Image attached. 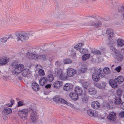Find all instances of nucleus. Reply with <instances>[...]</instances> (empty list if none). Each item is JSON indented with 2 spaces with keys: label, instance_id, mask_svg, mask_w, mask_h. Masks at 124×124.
I'll use <instances>...</instances> for the list:
<instances>
[{
  "label": "nucleus",
  "instance_id": "nucleus-1",
  "mask_svg": "<svg viewBox=\"0 0 124 124\" xmlns=\"http://www.w3.org/2000/svg\"><path fill=\"white\" fill-rule=\"evenodd\" d=\"M16 36L17 38V41L19 40L22 41H25L29 38L28 34L25 32H23L20 33H17Z\"/></svg>",
  "mask_w": 124,
  "mask_h": 124
},
{
  "label": "nucleus",
  "instance_id": "nucleus-2",
  "mask_svg": "<svg viewBox=\"0 0 124 124\" xmlns=\"http://www.w3.org/2000/svg\"><path fill=\"white\" fill-rule=\"evenodd\" d=\"M97 72L93 73L92 75L93 80L95 82L99 81L100 79V76L101 78L104 77V74L102 71L101 68H99Z\"/></svg>",
  "mask_w": 124,
  "mask_h": 124
},
{
  "label": "nucleus",
  "instance_id": "nucleus-3",
  "mask_svg": "<svg viewBox=\"0 0 124 124\" xmlns=\"http://www.w3.org/2000/svg\"><path fill=\"white\" fill-rule=\"evenodd\" d=\"M89 22L85 25L90 26L94 27H98L101 25V21L99 20L93 21V18H91L89 20Z\"/></svg>",
  "mask_w": 124,
  "mask_h": 124
},
{
  "label": "nucleus",
  "instance_id": "nucleus-4",
  "mask_svg": "<svg viewBox=\"0 0 124 124\" xmlns=\"http://www.w3.org/2000/svg\"><path fill=\"white\" fill-rule=\"evenodd\" d=\"M31 118L34 123L37 119V115L35 110L32 108H30L29 109Z\"/></svg>",
  "mask_w": 124,
  "mask_h": 124
},
{
  "label": "nucleus",
  "instance_id": "nucleus-5",
  "mask_svg": "<svg viewBox=\"0 0 124 124\" xmlns=\"http://www.w3.org/2000/svg\"><path fill=\"white\" fill-rule=\"evenodd\" d=\"M28 109H26L20 110L18 112L19 116L22 118L26 119L28 115Z\"/></svg>",
  "mask_w": 124,
  "mask_h": 124
},
{
  "label": "nucleus",
  "instance_id": "nucleus-6",
  "mask_svg": "<svg viewBox=\"0 0 124 124\" xmlns=\"http://www.w3.org/2000/svg\"><path fill=\"white\" fill-rule=\"evenodd\" d=\"M53 101L56 103H61L65 104L69 106L70 104L64 99L61 98L57 96H55L53 98Z\"/></svg>",
  "mask_w": 124,
  "mask_h": 124
},
{
  "label": "nucleus",
  "instance_id": "nucleus-7",
  "mask_svg": "<svg viewBox=\"0 0 124 124\" xmlns=\"http://www.w3.org/2000/svg\"><path fill=\"white\" fill-rule=\"evenodd\" d=\"M16 66L15 69V72L16 73H21L23 70L24 65L22 64H20L19 65L17 64L16 65Z\"/></svg>",
  "mask_w": 124,
  "mask_h": 124
},
{
  "label": "nucleus",
  "instance_id": "nucleus-8",
  "mask_svg": "<svg viewBox=\"0 0 124 124\" xmlns=\"http://www.w3.org/2000/svg\"><path fill=\"white\" fill-rule=\"evenodd\" d=\"M116 114L115 113L111 112L107 116V118L111 121H115L116 119Z\"/></svg>",
  "mask_w": 124,
  "mask_h": 124
},
{
  "label": "nucleus",
  "instance_id": "nucleus-9",
  "mask_svg": "<svg viewBox=\"0 0 124 124\" xmlns=\"http://www.w3.org/2000/svg\"><path fill=\"white\" fill-rule=\"evenodd\" d=\"M74 91L79 96L82 95L83 92L82 88L79 86L76 87L75 88Z\"/></svg>",
  "mask_w": 124,
  "mask_h": 124
},
{
  "label": "nucleus",
  "instance_id": "nucleus-10",
  "mask_svg": "<svg viewBox=\"0 0 124 124\" xmlns=\"http://www.w3.org/2000/svg\"><path fill=\"white\" fill-rule=\"evenodd\" d=\"M67 74L68 76L69 77H73L75 73V70L71 68H69L67 70Z\"/></svg>",
  "mask_w": 124,
  "mask_h": 124
},
{
  "label": "nucleus",
  "instance_id": "nucleus-11",
  "mask_svg": "<svg viewBox=\"0 0 124 124\" xmlns=\"http://www.w3.org/2000/svg\"><path fill=\"white\" fill-rule=\"evenodd\" d=\"M73 86L72 84L69 83L65 84L63 87V90L65 91H67L72 88Z\"/></svg>",
  "mask_w": 124,
  "mask_h": 124
},
{
  "label": "nucleus",
  "instance_id": "nucleus-12",
  "mask_svg": "<svg viewBox=\"0 0 124 124\" xmlns=\"http://www.w3.org/2000/svg\"><path fill=\"white\" fill-rule=\"evenodd\" d=\"M62 70L60 68H56L55 69L54 71V74L55 75L58 77L60 76L61 74L62 73Z\"/></svg>",
  "mask_w": 124,
  "mask_h": 124
},
{
  "label": "nucleus",
  "instance_id": "nucleus-13",
  "mask_svg": "<svg viewBox=\"0 0 124 124\" xmlns=\"http://www.w3.org/2000/svg\"><path fill=\"white\" fill-rule=\"evenodd\" d=\"M113 56L119 61H122L123 59L122 55L119 52H117L116 54L114 55Z\"/></svg>",
  "mask_w": 124,
  "mask_h": 124
},
{
  "label": "nucleus",
  "instance_id": "nucleus-14",
  "mask_svg": "<svg viewBox=\"0 0 124 124\" xmlns=\"http://www.w3.org/2000/svg\"><path fill=\"white\" fill-rule=\"evenodd\" d=\"M63 82L61 81H55L53 84V87L56 88H59L60 86L63 85Z\"/></svg>",
  "mask_w": 124,
  "mask_h": 124
},
{
  "label": "nucleus",
  "instance_id": "nucleus-15",
  "mask_svg": "<svg viewBox=\"0 0 124 124\" xmlns=\"http://www.w3.org/2000/svg\"><path fill=\"white\" fill-rule=\"evenodd\" d=\"M88 114L91 116H95L97 115V114L95 110L89 109L87 111Z\"/></svg>",
  "mask_w": 124,
  "mask_h": 124
},
{
  "label": "nucleus",
  "instance_id": "nucleus-16",
  "mask_svg": "<svg viewBox=\"0 0 124 124\" xmlns=\"http://www.w3.org/2000/svg\"><path fill=\"white\" fill-rule=\"evenodd\" d=\"M12 112L11 109L8 107H4L3 109V110L2 112V113L5 115H8L10 114Z\"/></svg>",
  "mask_w": 124,
  "mask_h": 124
},
{
  "label": "nucleus",
  "instance_id": "nucleus-17",
  "mask_svg": "<svg viewBox=\"0 0 124 124\" xmlns=\"http://www.w3.org/2000/svg\"><path fill=\"white\" fill-rule=\"evenodd\" d=\"M31 86L32 89L35 91H37L40 89L39 85L35 82H33L32 83Z\"/></svg>",
  "mask_w": 124,
  "mask_h": 124
},
{
  "label": "nucleus",
  "instance_id": "nucleus-18",
  "mask_svg": "<svg viewBox=\"0 0 124 124\" xmlns=\"http://www.w3.org/2000/svg\"><path fill=\"white\" fill-rule=\"evenodd\" d=\"M92 107L94 109H98L100 108V104L97 101H95L93 102L91 104Z\"/></svg>",
  "mask_w": 124,
  "mask_h": 124
},
{
  "label": "nucleus",
  "instance_id": "nucleus-19",
  "mask_svg": "<svg viewBox=\"0 0 124 124\" xmlns=\"http://www.w3.org/2000/svg\"><path fill=\"white\" fill-rule=\"evenodd\" d=\"M106 33L109 39H111L114 33L113 30L111 29H108L106 31Z\"/></svg>",
  "mask_w": 124,
  "mask_h": 124
},
{
  "label": "nucleus",
  "instance_id": "nucleus-20",
  "mask_svg": "<svg viewBox=\"0 0 124 124\" xmlns=\"http://www.w3.org/2000/svg\"><path fill=\"white\" fill-rule=\"evenodd\" d=\"M8 59L5 58H0V65L3 66L5 65L9 61Z\"/></svg>",
  "mask_w": 124,
  "mask_h": 124
},
{
  "label": "nucleus",
  "instance_id": "nucleus-21",
  "mask_svg": "<svg viewBox=\"0 0 124 124\" xmlns=\"http://www.w3.org/2000/svg\"><path fill=\"white\" fill-rule=\"evenodd\" d=\"M117 46L120 47L124 46V40L118 38L117 41Z\"/></svg>",
  "mask_w": 124,
  "mask_h": 124
},
{
  "label": "nucleus",
  "instance_id": "nucleus-22",
  "mask_svg": "<svg viewBox=\"0 0 124 124\" xmlns=\"http://www.w3.org/2000/svg\"><path fill=\"white\" fill-rule=\"evenodd\" d=\"M109 82L110 85L113 88H115L117 86L118 84L115 82V79L114 80L113 79H110Z\"/></svg>",
  "mask_w": 124,
  "mask_h": 124
},
{
  "label": "nucleus",
  "instance_id": "nucleus-23",
  "mask_svg": "<svg viewBox=\"0 0 124 124\" xmlns=\"http://www.w3.org/2000/svg\"><path fill=\"white\" fill-rule=\"evenodd\" d=\"M78 95L75 92H71L69 94L70 96L73 100L76 101L78 98Z\"/></svg>",
  "mask_w": 124,
  "mask_h": 124
},
{
  "label": "nucleus",
  "instance_id": "nucleus-24",
  "mask_svg": "<svg viewBox=\"0 0 124 124\" xmlns=\"http://www.w3.org/2000/svg\"><path fill=\"white\" fill-rule=\"evenodd\" d=\"M115 81L118 84H120L124 81V78L123 76H120L117 78H115Z\"/></svg>",
  "mask_w": 124,
  "mask_h": 124
},
{
  "label": "nucleus",
  "instance_id": "nucleus-25",
  "mask_svg": "<svg viewBox=\"0 0 124 124\" xmlns=\"http://www.w3.org/2000/svg\"><path fill=\"white\" fill-rule=\"evenodd\" d=\"M36 56L34 54L28 52L26 55V57L30 59H35L37 60L36 57Z\"/></svg>",
  "mask_w": 124,
  "mask_h": 124
},
{
  "label": "nucleus",
  "instance_id": "nucleus-26",
  "mask_svg": "<svg viewBox=\"0 0 124 124\" xmlns=\"http://www.w3.org/2000/svg\"><path fill=\"white\" fill-rule=\"evenodd\" d=\"M46 77H43L41 78L39 80V84L43 86L47 82Z\"/></svg>",
  "mask_w": 124,
  "mask_h": 124
},
{
  "label": "nucleus",
  "instance_id": "nucleus-27",
  "mask_svg": "<svg viewBox=\"0 0 124 124\" xmlns=\"http://www.w3.org/2000/svg\"><path fill=\"white\" fill-rule=\"evenodd\" d=\"M88 92L89 94L94 95L96 93L97 91L94 88L91 87L88 89Z\"/></svg>",
  "mask_w": 124,
  "mask_h": 124
},
{
  "label": "nucleus",
  "instance_id": "nucleus-28",
  "mask_svg": "<svg viewBox=\"0 0 124 124\" xmlns=\"http://www.w3.org/2000/svg\"><path fill=\"white\" fill-rule=\"evenodd\" d=\"M68 76L66 73H63V72L59 76L58 78L61 80H67L68 79Z\"/></svg>",
  "mask_w": 124,
  "mask_h": 124
},
{
  "label": "nucleus",
  "instance_id": "nucleus-29",
  "mask_svg": "<svg viewBox=\"0 0 124 124\" xmlns=\"http://www.w3.org/2000/svg\"><path fill=\"white\" fill-rule=\"evenodd\" d=\"M80 96H81L82 101L84 103H86L87 102V100L85 91H84L82 95Z\"/></svg>",
  "mask_w": 124,
  "mask_h": 124
},
{
  "label": "nucleus",
  "instance_id": "nucleus-30",
  "mask_svg": "<svg viewBox=\"0 0 124 124\" xmlns=\"http://www.w3.org/2000/svg\"><path fill=\"white\" fill-rule=\"evenodd\" d=\"M6 18L4 17L0 19V24H4L6 23L8 21V15H6Z\"/></svg>",
  "mask_w": 124,
  "mask_h": 124
},
{
  "label": "nucleus",
  "instance_id": "nucleus-31",
  "mask_svg": "<svg viewBox=\"0 0 124 124\" xmlns=\"http://www.w3.org/2000/svg\"><path fill=\"white\" fill-rule=\"evenodd\" d=\"M106 85V83L104 82H102L101 84H97L96 86L99 88L103 89L105 88Z\"/></svg>",
  "mask_w": 124,
  "mask_h": 124
},
{
  "label": "nucleus",
  "instance_id": "nucleus-32",
  "mask_svg": "<svg viewBox=\"0 0 124 124\" xmlns=\"http://www.w3.org/2000/svg\"><path fill=\"white\" fill-rule=\"evenodd\" d=\"M51 84H47L45 85V92L46 91V93L47 94H48L51 91Z\"/></svg>",
  "mask_w": 124,
  "mask_h": 124
},
{
  "label": "nucleus",
  "instance_id": "nucleus-33",
  "mask_svg": "<svg viewBox=\"0 0 124 124\" xmlns=\"http://www.w3.org/2000/svg\"><path fill=\"white\" fill-rule=\"evenodd\" d=\"M46 78L47 82H52L54 79L53 75L52 74H49L47 75Z\"/></svg>",
  "mask_w": 124,
  "mask_h": 124
},
{
  "label": "nucleus",
  "instance_id": "nucleus-34",
  "mask_svg": "<svg viewBox=\"0 0 124 124\" xmlns=\"http://www.w3.org/2000/svg\"><path fill=\"white\" fill-rule=\"evenodd\" d=\"M37 60H42L45 61L46 60L45 55H37L36 56Z\"/></svg>",
  "mask_w": 124,
  "mask_h": 124
},
{
  "label": "nucleus",
  "instance_id": "nucleus-35",
  "mask_svg": "<svg viewBox=\"0 0 124 124\" xmlns=\"http://www.w3.org/2000/svg\"><path fill=\"white\" fill-rule=\"evenodd\" d=\"M28 70V69H23L22 73V75L23 77H28L29 76Z\"/></svg>",
  "mask_w": 124,
  "mask_h": 124
},
{
  "label": "nucleus",
  "instance_id": "nucleus-36",
  "mask_svg": "<svg viewBox=\"0 0 124 124\" xmlns=\"http://www.w3.org/2000/svg\"><path fill=\"white\" fill-rule=\"evenodd\" d=\"M102 71L104 74V77L105 76V74H108L110 72V69L108 67L104 68Z\"/></svg>",
  "mask_w": 124,
  "mask_h": 124
},
{
  "label": "nucleus",
  "instance_id": "nucleus-37",
  "mask_svg": "<svg viewBox=\"0 0 124 124\" xmlns=\"http://www.w3.org/2000/svg\"><path fill=\"white\" fill-rule=\"evenodd\" d=\"M80 83L83 88L87 89L88 88L89 85L86 82L84 81H82L80 82Z\"/></svg>",
  "mask_w": 124,
  "mask_h": 124
},
{
  "label": "nucleus",
  "instance_id": "nucleus-38",
  "mask_svg": "<svg viewBox=\"0 0 124 124\" xmlns=\"http://www.w3.org/2000/svg\"><path fill=\"white\" fill-rule=\"evenodd\" d=\"M83 45H84L82 43H79L77 45H75L74 47L76 50L79 51L81 47V46H83Z\"/></svg>",
  "mask_w": 124,
  "mask_h": 124
},
{
  "label": "nucleus",
  "instance_id": "nucleus-39",
  "mask_svg": "<svg viewBox=\"0 0 124 124\" xmlns=\"http://www.w3.org/2000/svg\"><path fill=\"white\" fill-rule=\"evenodd\" d=\"M121 102L120 98H116L114 101L115 104L116 105H118L120 104Z\"/></svg>",
  "mask_w": 124,
  "mask_h": 124
},
{
  "label": "nucleus",
  "instance_id": "nucleus-40",
  "mask_svg": "<svg viewBox=\"0 0 124 124\" xmlns=\"http://www.w3.org/2000/svg\"><path fill=\"white\" fill-rule=\"evenodd\" d=\"M90 54H85L83 55L82 57L83 60L85 61L86 60L88 59L90 56Z\"/></svg>",
  "mask_w": 124,
  "mask_h": 124
},
{
  "label": "nucleus",
  "instance_id": "nucleus-41",
  "mask_svg": "<svg viewBox=\"0 0 124 124\" xmlns=\"http://www.w3.org/2000/svg\"><path fill=\"white\" fill-rule=\"evenodd\" d=\"M110 48L111 50V51L113 52L114 53H113V56L116 54V53L118 52L116 49L113 46H111L110 47Z\"/></svg>",
  "mask_w": 124,
  "mask_h": 124
},
{
  "label": "nucleus",
  "instance_id": "nucleus-42",
  "mask_svg": "<svg viewBox=\"0 0 124 124\" xmlns=\"http://www.w3.org/2000/svg\"><path fill=\"white\" fill-rule=\"evenodd\" d=\"M63 62L65 64H69L71 63L72 62V61L70 59H65L64 60Z\"/></svg>",
  "mask_w": 124,
  "mask_h": 124
},
{
  "label": "nucleus",
  "instance_id": "nucleus-43",
  "mask_svg": "<svg viewBox=\"0 0 124 124\" xmlns=\"http://www.w3.org/2000/svg\"><path fill=\"white\" fill-rule=\"evenodd\" d=\"M38 73L39 75L41 76H44L45 74L44 70L42 69H40L39 70Z\"/></svg>",
  "mask_w": 124,
  "mask_h": 124
},
{
  "label": "nucleus",
  "instance_id": "nucleus-44",
  "mask_svg": "<svg viewBox=\"0 0 124 124\" xmlns=\"http://www.w3.org/2000/svg\"><path fill=\"white\" fill-rule=\"evenodd\" d=\"M92 52L94 54H101V52L97 50H92Z\"/></svg>",
  "mask_w": 124,
  "mask_h": 124
},
{
  "label": "nucleus",
  "instance_id": "nucleus-45",
  "mask_svg": "<svg viewBox=\"0 0 124 124\" xmlns=\"http://www.w3.org/2000/svg\"><path fill=\"white\" fill-rule=\"evenodd\" d=\"M62 64L61 62L60 61L56 62L55 63V65L56 66L60 67L61 66Z\"/></svg>",
  "mask_w": 124,
  "mask_h": 124
},
{
  "label": "nucleus",
  "instance_id": "nucleus-46",
  "mask_svg": "<svg viewBox=\"0 0 124 124\" xmlns=\"http://www.w3.org/2000/svg\"><path fill=\"white\" fill-rule=\"evenodd\" d=\"M81 71V73H84L87 69V68L86 66L80 69Z\"/></svg>",
  "mask_w": 124,
  "mask_h": 124
},
{
  "label": "nucleus",
  "instance_id": "nucleus-47",
  "mask_svg": "<svg viewBox=\"0 0 124 124\" xmlns=\"http://www.w3.org/2000/svg\"><path fill=\"white\" fill-rule=\"evenodd\" d=\"M121 90L120 89H118L117 90V94L119 97V98H120L121 95Z\"/></svg>",
  "mask_w": 124,
  "mask_h": 124
},
{
  "label": "nucleus",
  "instance_id": "nucleus-48",
  "mask_svg": "<svg viewBox=\"0 0 124 124\" xmlns=\"http://www.w3.org/2000/svg\"><path fill=\"white\" fill-rule=\"evenodd\" d=\"M7 38L6 37H4L1 39V41L2 42H6L7 40Z\"/></svg>",
  "mask_w": 124,
  "mask_h": 124
},
{
  "label": "nucleus",
  "instance_id": "nucleus-49",
  "mask_svg": "<svg viewBox=\"0 0 124 124\" xmlns=\"http://www.w3.org/2000/svg\"><path fill=\"white\" fill-rule=\"evenodd\" d=\"M18 105L17 106V107H20L24 105L22 101H19L18 103Z\"/></svg>",
  "mask_w": 124,
  "mask_h": 124
},
{
  "label": "nucleus",
  "instance_id": "nucleus-50",
  "mask_svg": "<svg viewBox=\"0 0 124 124\" xmlns=\"http://www.w3.org/2000/svg\"><path fill=\"white\" fill-rule=\"evenodd\" d=\"M121 67L120 66H118L115 69V70L118 72H119L121 70Z\"/></svg>",
  "mask_w": 124,
  "mask_h": 124
},
{
  "label": "nucleus",
  "instance_id": "nucleus-51",
  "mask_svg": "<svg viewBox=\"0 0 124 124\" xmlns=\"http://www.w3.org/2000/svg\"><path fill=\"white\" fill-rule=\"evenodd\" d=\"M119 115L121 118L124 117V112H121L119 113Z\"/></svg>",
  "mask_w": 124,
  "mask_h": 124
},
{
  "label": "nucleus",
  "instance_id": "nucleus-52",
  "mask_svg": "<svg viewBox=\"0 0 124 124\" xmlns=\"http://www.w3.org/2000/svg\"><path fill=\"white\" fill-rule=\"evenodd\" d=\"M81 73V72L80 69H78L76 70V71L75 70V74L77 75H79V74L80 73Z\"/></svg>",
  "mask_w": 124,
  "mask_h": 124
},
{
  "label": "nucleus",
  "instance_id": "nucleus-53",
  "mask_svg": "<svg viewBox=\"0 0 124 124\" xmlns=\"http://www.w3.org/2000/svg\"><path fill=\"white\" fill-rule=\"evenodd\" d=\"M85 49L84 48H81L80 50H79V51L82 54H83L85 52Z\"/></svg>",
  "mask_w": 124,
  "mask_h": 124
},
{
  "label": "nucleus",
  "instance_id": "nucleus-54",
  "mask_svg": "<svg viewBox=\"0 0 124 124\" xmlns=\"http://www.w3.org/2000/svg\"><path fill=\"white\" fill-rule=\"evenodd\" d=\"M57 15V16H56V17H59V18H62V16L63 15L62 14H59V13H57V14H56Z\"/></svg>",
  "mask_w": 124,
  "mask_h": 124
},
{
  "label": "nucleus",
  "instance_id": "nucleus-55",
  "mask_svg": "<svg viewBox=\"0 0 124 124\" xmlns=\"http://www.w3.org/2000/svg\"><path fill=\"white\" fill-rule=\"evenodd\" d=\"M121 108L124 110V102H122L121 104Z\"/></svg>",
  "mask_w": 124,
  "mask_h": 124
},
{
  "label": "nucleus",
  "instance_id": "nucleus-56",
  "mask_svg": "<svg viewBox=\"0 0 124 124\" xmlns=\"http://www.w3.org/2000/svg\"><path fill=\"white\" fill-rule=\"evenodd\" d=\"M122 10H119V12H124V6H122Z\"/></svg>",
  "mask_w": 124,
  "mask_h": 124
},
{
  "label": "nucleus",
  "instance_id": "nucleus-57",
  "mask_svg": "<svg viewBox=\"0 0 124 124\" xmlns=\"http://www.w3.org/2000/svg\"><path fill=\"white\" fill-rule=\"evenodd\" d=\"M110 104L108 103H107L106 107L107 109H109L110 108Z\"/></svg>",
  "mask_w": 124,
  "mask_h": 124
},
{
  "label": "nucleus",
  "instance_id": "nucleus-58",
  "mask_svg": "<svg viewBox=\"0 0 124 124\" xmlns=\"http://www.w3.org/2000/svg\"><path fill=\"white\" fill-rule=\"evenodd\" d=\"M12 104H10V103H8L6 104V105L8 107H12Z\"/></svg>",
  "mask_w": 124,
  "mask_h": 124
},
{
  "label": "nucleus",
  "instance_id": "nucleus-59",
  "mask_svg": "<svg viewBox=\"0 0 124 124\" xmlns=\"http://www.w3.org/2000/svg\"><path fill=\"white\" fill-rule=\"evenodd\" d=\"M10 101V103H11L10 104H12V107L14 101V100H12L11 101Z\"/></svg>",
  "mask_w": 124,
  "mask_h": 124
},
{
  "label": "nucleus",
  "instance_id": "nucleus-60",
  "mask_svg": "<svg viewBox=\"0 0 124 124\" xmlns=\"http://www.w3.org/2000/svg\"><path fill=\"white\" fill-rule=\"evenodd\" d=\"M123 9L122 8V6H121V7H120V8H119V9H118V11L119 12V10H122V9Z\"/></svg>",
  "mask_w": 124,
  "mask_h": 124
},
{
  "label": "nucleus",
  "instance_id": "nucleus-61",
  "mask_svg": "<svg viewBox=\"0 0 124 124\" xmlns=\"http://www.w3.org/2000/svg\"><path fill=\"white\" fill-rule=\"evenodd\" d=\"M41 48L39 47H38L37 48V50H41Z\"/></svg>",
  "mask_w": 124,
  "mask_h": 124
},
{
  "label": "nucleus",
  "instance_id": "nucleus-62",
  "mask_svg": "<svg viewBox=\"0 0 124 124\" xmlns=\"http://www.w3.org/2000/svg\"><path fill=\"white\" fill-rule=\"evenodd\" d=\"M15 63V62H13V63H12V65L13 66V65H14V63Z\"/></svg>",
  "mask_w": 124,
  "mask_h": 124
},
{
  "label": "nucleus",
  "instance_id": "nucleus-63",
  "mask_svg": "<svg viewBox=\"0 0 124 124\" xmlns=\"http://www.w3.org/2000/svg\"><path fill=\"white\" fill-rule=\"evenodd\" d=\"M104 117H101V119H104Z\"/></svg>",
  "mask_w": 124,
  "mask_h": 124
},
{
  "label": "nucleus",
  "instance_id": "nucleus-64",
  "mask_svg": "<svg viewBox=\"0 0 124 124\" xmlns=\"http://www.w3.org/2000/svg\"><path fill=\"white\" fill-rule=\"evenodd\" d=\"M37 52L36 53L39 52V51H36Z\"/></svg>",
  "mask_w": 124,
  "mask_h": 124
}]
</instances>
